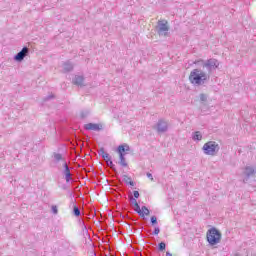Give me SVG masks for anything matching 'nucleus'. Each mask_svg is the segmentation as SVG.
<instances>
[{"mask_svg": "<svg viewBox=\"0 0 256 256\" xmlns=\"http://www.w3.org/2000/svg\"><path fill=\"white\" fill-rule=\"evenodd\" d=\"M199 63L202 69L196 68L190 72L189 81L197 87L205 85L211 79V73L219 68V60L210 58L208 60H200Z\"/></svg>", "mask_w": 256, "mask_h": 256, "instance_id": "1", "label": "nucleus"}, {"mask_svg": "<svg viewBox=\"0 0 256 256\" xmlns=\"http://www.w3.org/2000/svg\"><path fill=\"white\" fill-rule=\"evenodd\" d=\"M206 239L209 245H217L221 242V232L217 228L213 227L207 231Z\"/></svg>", "mask_w": 256, "mask_h": 256, "instance_id": "2", "label": "nucleus"}, {"mask_svg": "<svg viewBox=\"0 0 256 256\" xmlns=\"http://www.w3.org/2000/svg\"><path fill=\"white\" fill-rule=\"evenodd\" d=\"M219 149V144H217L215 141H208L202 147L203 153L205 155H211L212 157L219 153Z\"/></svg>", "mask_w": 256, "mask_h": 256, "instance_id": "3", "label": "nucleus"}, {"mask_svg": "<svg viewBox=\"0 0 256 256\" xmlns=\"http://www.w3.org/2000/svg\"><path fill=\"white\" fill-rule=\"evenodd\" d=\"M129 146L127 144L119 145L117 148V153L119 154V165L122 167H128L127 161L125 159V151H129Z\"/></svg>", "mask_w": 256, "mask_h": 256, "instance_id": "4", "label": "nucleus"}, {"mask_svg": "<svg viewBox=\"0 0 256 256\" xmlns=\"http://www.w3.org/2000/svg\"><path fill=\"white\" fill-rule=\"evenodd\" d=\"M156 29L160 37H167L169 35V22L167 20H159Z\"/></svg>", "mask_w": 256, "mask_h": 256, "instance_id": "5", "label": "nucleus"}, {"mask_svg": "<svg viewBox=\"0 0 256 256\" xmlns=\"http://www.w3.org/2000/svg\"><path fill=\"white\" fill-rule=\"evenodd\" d=\"M244 179H243V183H248L249 179H251V177H253V175H255V168L251 167V166H246L244 168Z\"/></svg>", "mask_w": 256, "mask_h": 256, "instance_id": "6", "label": "nucleus"}, {"mask_svg": "<svg viewBox=\"0 0 256 256\" xmlns=\"http://www.w3.org/2000/svg\"><path fill=\"white\" fill-rule=\"evenodd\" d=\"M27 55H29V48L27 46H24L22 50L14 56V61L21 63V61H23V59H25Z\"/></svg>", "mask_w": 256, "mask_h": 256, "instance_id": "7", "label": "nucleus"}, {"mask_svg": "<svg viewBox=\"0 0 256 256\" xmlns=\"http://www.w3.org/2000/svg\"><path fill=\"white\" fill-rule=\"evenodd\" d=\"M155 129L157 133H167L169 126L167 125L166 121L160 119L158 120Z\"/></svg>", "mask_w": 256, "mask_h": 256, "instance_id": "8", "label": "nucleus"}, {"mask_svg": "<svg viewBox=\"0 0 256 256\" xmlns=\"http://www.w3.org/2000/svg\"><path fill=\"white\" fill-rule=\"evenodd\" d=\"M73 85L77 87H85V76L83 75H75L72 79Z\"/></svg>", "mask_w": 256, "mask_h": 256, "instance_id": "9", "label": "nucleus"}, {"mask_svg": "<svg viewBox=\"0 0 256 256\" xmlns=\"http://www.w3.org/2000/svg\"><path fill=\"white\" fill-rule=\"evenodd\" d=\"M84 129H86V131H103V125L95 124V123H88V124L84 125Z\"/></svg>", "mask_w": 256, "mask_h": 256, "instance_id": "10", "label": "nucleus"}, {"mask_svg": "<svg viewBox=\"0 0 256 256\" xmlns=\"http://www.w3.org/2000/svg\"><path fill=\"white\" fill-rule=\"evenodd\" d=\"M64 170L62 172V175H64L66 183L71 182V168H69V165H67V162H64L63 164Z\"/></svg>", "mask_w": 256, "mask_h": 256, "instance_id": "11", "label": "nucleus"}, {"mask_svg": "<svg viewBox=\"0 0 256 256\" xmlns=\"http://www.w3.org/2000/svg\"><path fill=\"white\" fill-rule=\"evenodd\" d=\"M73 69H74V66H73V63H71V61H66L63 63V73H71Z\"/></svg>", "mask_w": 256, "mask_h": 256, "instance_id": "12", "label": "nucleus"}, {"mask_svg": "<svg viewBox=\"0 0 256 256\" xmlns=\"http://www.w3.org/2000/svg\"><path fill=\"white\" fill-rule=\"evenodd\" d=\"M122 177H123V181H124V183H126V185H130V187H135V182H133L131 177H129L127 175H123Z\"/></svg>", "mask_w": 256, "mask_h": 256, "instance_id": "13", "label": "nucleus"}, {"mask_svg": "<svg viewBox=\"0 0 256 256\" xmlns=\"http://www.w3.org/2000/svg\"><path fill=\"white\" fill-rule=\"evenodd\" d=\"M193 141H201L203 139V134H201V131H196L192 134Z\"/></svg>", "mask_w": 256, "mask_h": 256, "instance_id": "14", "label": "nucleus"}, {"mask_svg": "<svg viewBox=\"0 0 256 256\" xmlns=\"http://www.w3.org/2000/svg\"><path fill=\"white\" fill-rule=\"evenodd\" d=\"M106 165L109 167V168H111V170L113 171V173H115V175H117V168H115V164H113V160H111V158H110V160H107L106 161Z\"/></svg>", "mask_w": 256, "mask_h": 256, "instance_id": "15", "label": "nucleus"}, {"mask_svg": "<svg viewBox=\"0 0 256 256\" xmlns=\"http://www.w3.org/2000/svg\"><path fill=\"white\" fill-rule=\"evenodd\" d=\"M135 211L136 213H138L139 217H145V213H143V208H141L139 204L135 206Z\"/></svg>", "mask_w": 256, "mask_h": 256, "instance_id": "16", "label": "nucleus"}, {"mask_svg": "<svg viewBox=\"0 0 256 256\" xmlns=\"http://www.w3.org/2000/svg\"><path fill=\"white\" fill-rule=\"evenodd\" d=\"M73 216L74 217H81V209L77 207V205L73 208Z\"/></svg>", "mask_w": 256, "mask_h": 256, "instance_id": "17", "label": "nucleus"}, {"mask_svg": "<svg viewBox=\"0 0 256 256\" xmlns=\"http://www.w3.org/2000/svg\"><path fill=\"white\" fill-rule=\"evenodd\" d=\"M54 159L56 163H59V161L63 160V155H61L60 153H54Z\"/></svg>", "mask_w": 256, "mask_h": 256, "instance_id": "18", "label": "nucleus"}, {"mask_svg": "<svg viewBox=\"0 0 256 256\" xmlns=\"http://www.w3.org/2000/svg\"><path fill=\"white\" fill-rule=\"evenodd\" d=\"M166 247H167V244H165V242H160L158 244V251H165Z\"/></svg>", "mask_w": 256, "mask_h": 256, "instance_id": "19", "label": "nucleus"}, {"mask_svg": "<svg viewBox=\"0 0 256 256\" xmlns=\"http://www.w3.org/2000/svg\"><path fill=\"white\" fill-rule=\"evenodd\" d=\"M150 223L153 227H155V225H157V216H151Z\"/></svg>", "mask_w": 256, "mask_h": 256, "instance_id": "20", "label": "nucleus"}, {"mask_svg": "<svg viewBox=\"0 0 256 256\" xmlns=\"http://www.w3.org/2000/svg\"><path fill=\"white\" fill-rule=\"evenodd\" d=\"M98 154L100 155V157L104 158L105 155H107L108 153L105 151V148H100Z\"/></svg>", "mask_w": 256, "mask_h": 256, "instance_id": "21", "label": "nucleus"}, {"mask_svg": "<svg viewBox=\"0 0 256 256\" xmlns=\"http://www.w3.org/2000/svg\"><path fill=\"white\" fill-rule=\"evenodd\" d=\"M200 101H201V103H206V101H207V95L201 93V94H200Z\"/></svg>", "mask_w": 256, "mask_h": 256, "instance_id": "22", "label": "nucleus"}, {"mask_svg": "<svg viewBox=\"0 0 256 256\" xmlns=\"http://www.w3.org/2000/svg\"><path fill=\"white\" fill-rule=\"evenodd\" d=\"M142 211L144 213V216L149 215V213H150L149 208H147V206H142Z\"/></svg>", "mask_w": 256, "mask_h": 256, "instance_id": "23", "label": "nucleus"}, {"mask_svg": "<svg viewBox=\"0 0 256 256\" xmlns=\"http://www.w3.org/2000/svg\"><path fill=\"white\" fill-rule=\"evenodd\" d=\"M130 203H132V205H134V207L135 206H137V205H139V203L137 202V199L136 198H130Z\"/></svg>", "mask_w": 256, "mask_h": 256, "instance_id": "24", "label": "nucleus"}, {"mask_svg": "<svg viewBox=\"0 0 256 256\" xmlns=\"http://www.w3.org/2000/svg\"><path fill=\"white\" fill-rule=\"evenodd\" d=\"M158 233H161V229L159 227H155L152 235H157Z\"/></svg>", "mask_w": 256, "mask_h": 256, "instance_id": "25", "label": "nucleus"}, {"mask_svg": "<svg viewBox=\"0 0 256 256\" xmlns=\"http://www.w3.org/2000/svg\"><path fill=\"white\" fill-rule=\"evenodd\" d=\"M102 159H104V161H106V163H107V161L111 160V155H109V153L105 154Z\"/></svg>", "mask_w": 256, "mask_h": 256, "instance_id": "26", "label": "nucleus"}, {"mask_svg": "<svg viewBox=\"0 0 256 256\" xmlns=\"http://www.w3.org/2000/svg\"><path fill=\"white\" fill-rule=\"evenodd\" d=\"M52 213L54 215H57L59 213V210L57 209V206H52Z\"/></svg>", "mask_w": 256, "mask_h": 256, "instance_id": "27", "label": "nucleus"}, {"mask_svg": "<svg viewBox=\"0 0 256 256\" xmlns=\"http://www.w3.org/2000/svg\"><path fill=\"white\" fill-rule=\"evenodd\" d=\"M54 98H55L54 95H48V96H46V97L44 98V101H49V100L54 99Z\"/></svg>", "mask_w": 256, "mask_h": 256, "instance_id": "28", "label": "nucleus"}, {"mask_svg": "<svg viewBox=\"0 0 256 256\" xmlns=\"http://www.w3.org/2000/svg\"><path fill=\"white\" fill-rule=\"evenodd\" d=\"M82 229H83V231H85L86 233H89V230L87 229V226L85 225V222H82Z\"/></svg>", "mask_w": 256, "mask_h": 256, "instance_id": "29", "label": "nucleus"}, {"mask_svg": "<svg viewBox=\"0 0 256 256\" xmlns=\"http://www.w3.org/2000/svg\"><path fill=\"white\" fill-rule=\"evenodd\" d=\"M133 195H134V199H139V191L135 190L133 192Z\"/></svg>", "mask_w": 256, "mask_h": 256, "instance_id": "30", "label": "nucleus"}, {"mask_svg": "<svg viewBox=\"0 0 256 256\" xmlns=\"http://www.w3.org/2000/svg\"><path fill=\"white\" fill-rule=\"evenodd\" d=\"M146 175H147L148 179H150V181H153V174L147 172Z\"/></svg>", "mask_w": 256, "mask_h": 256, "instance_id": "31", "label": "nucleus"}, {"mask_svg": "<svg viewBox=\"0 0 256 256\" xmlns=\"http://www.w3.org/2000/svg\"><path fill=\"white\" fill-rule=\"evenodd\" d=\"M166 256H173V254H171V252H166Z\"/></svg>", "mask_w": 256, "mask_h": 256, "instance_id": "32", "label": "nucleus"}, {"mask_svg": "<svg viewBox=\"0 0 256 256\" xmlns=\"http://www.w3.org/2000/svg\"><path fill=\"white\" fill-rule=\"evenodd\" d=\"M87 221H89V218H86Z\"/></svg>", "mask_w": 256, "mask_h": 256, "instance_id": "33", "label": "nucleus"}]
</instances>
